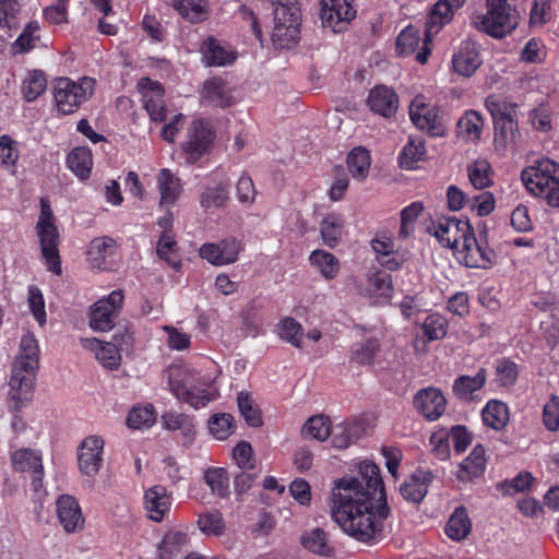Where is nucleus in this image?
I'll return each instance as SVG.
<instances>
[{
    "instance_id": "4c0bfd02",
    "label": "nucleus",
    "mask_w": 559,
    "mask_h": 559,
    "mask_svg": "<svg viewBox=\"0 0 559 559\" xmlns=\"http://www.w3.org/2000/svg\"><path fill=\"white\" fill-rule=\"evenodd\" d=\"M310 264L328 281L334 280L341 269L340 260L331 252L313 250L309 255Z\"/></svg>"
},
{
    "instance_id": "680f3d73",
    "label": "nucleus",
    "mask_w": 559,
    "mask_h": 559,
    "mask_svg": "<svg viewBox=\"0 0 559 559\" xmlns=\"http://www.w3.org/2000/svg\"><path fill=\"white\" fill-rule=\"evenodd\" d=\"M277 334L293 346H301L302 328L294 318L286 317L282 319L277 324Z\"/></svg>"
},
{
    "instance_id": "f03ea898",
    "label": "nucleus",
    "mask_w": 559,
    "mask_h": 559,
    "mask_svg": "<svg viewBox=\"0 0 559 559\" xmlns=\"http://www.w3.org/2000/svg\"><path fill=\"white\" fill-rule=\"evenodd\" d=\"M38 367V342L33 333L27 332L21 337L9 382V395L15 402V408L22 407L31 399Z\"/></svg>"
},
{
    "instance_id": "69168bd1",
    "label": "nucleus",
    "mask_w": 559,
    "mask_h": 559,
    "mask_svg": "<svg viewBox=\"0 0 559 559\" xmlns=\"http://www.w3.org/2000/svg\"><path fill=\"white\" fill-rule=\"evenodd\" d=\"M424 207L420 202H413L408 206L404 207L401 212V227H400V237L406 238L414 230V223L418 218L419 214L423 212Z\"/></svg>"
},
{
    "instance_id": "1a4fd4ad",
    "label": "nucleus",
    "mask_w": 559,
    "mask_h": 559,
    "mask_svg": "<svg viewBox=\"0 0 559 559\" xmlns=\"http://www.w3.org/2000/svg\"><path fill=\"white\" fill-rule=\"evenodd\" d=\"M465 0H438L432 7L426 23L425 39L420 50L416 55V60L425 64L430 56L428 43L432 36L437 35L440 29L450 23L454 13L463 7Z\"/></svg>"
},
{
    "instance_id": "ea45409f",
    "label": "nucleus",
    "mask_w": 559,
    "mask_h": 559,
    "mask_svg": "<svg viewBox=\"0 0 559 559\" xmlns=\"http://www.w3.org/2000/svg\"><path fill=\"white\" fill-rule=\"evenodd\" d=\"M425 141L415 135H409L408 141L399 155V163L402 168L413 169L415 165L426 156Z\"/></svg>"
},
{
    "instance_id": "13d9d810",
    "label": "nucleus",
    "mask_w": 559,
    "mask_h": 559,
    "mask_svg": "<svg viewBox=\"0 0 559 559\" xmlns=\"http://www.w3.org/2000/svg\"><path fill=\"white\" fill-rule=\"evenodd\" d=\"M421 329L428 342L441 340L447 335L448 320L440 313H431L426 317Z\"/></svg>"
},
{
    "instance_id": "bf43d9fd",
    "label": "nucleus",
    "mask_w": 559,
    "mask_h": 559,
    "mask_svg": "<svg viewBox=\"0 0 559 559\" xmlns=\"http://www.w3.org/2000/svg\"><path fill=\"white\" fill-rule=\"evenodd\" d=\"M156 420L154 407L151 404L133 407L128 417L127 425L132 429L150 428Z\"/></svg>"
},
{
    "instance_id": "aec40b11",
    "label": "nucleus",
    "mask_w": 559,
    "mask_h": 559,
    "mask_svg": "<svg viewBox=\"0 0 559 559\" xmlns=\"http://www.w3.org/2000/svg\"><path fill=\"white\" fill-rule=\"evenodd\" d=\"M452 69L461 76L469 78L483 64L478 45L472 39L463 40L452 56Z\"/></svg>"
},
{
    "instance_id": "a211bd4d",
    "label": "nucleus",
    "mask_w": 559,
    "mask_h": 559,
    "mask_svg": "<svg viewBox=\"0 0 559 559\" xmlns=\"http://www.w3.org/2000/svg\"><path fill=\"white\" fill-rule=\"evenodd\" d=\"M114 340L115 343H104L97 338L85 340V347L91 348L95 353V357L99 364L109 370H115L120 366L121 356L118 347L129 345L131 343L132 335L127 332L126 335L121 336V338L114 335Z\"/></svg>"
},
{
    "instance_id": "603ef678",
    "label": "nucleus",
    "mask_w": 559,
    "mask_h": 559,
    "mask_svg": "<svg viewBox=\"0 0 559 559\" xmlns=\"http://www.w3.org/2000/svg\"><path fill=\"white\" fill-rule=\"evenodd\" d=\"M485 106L490 112L493 123L512 119L516 116V106L498 95L488 96L485 100Z\"/></svg>"
},
{
    "instance_id": "7ed1b4c3",
    "label": "nucleus",
    "mask_w": 559,
    "mask_h": 559,
    "mask_svg": "<svg viewBox=\"0 0 559 559\" xmlns=\"http://www.w3.org/2000/svg\"><path fill=\"white\" fill-rule=\"evenodd\" d=\"M168 384L178 400L197 409L218 396L217 389L209 378L185 366H171L168 369Z\"/></svg>"
},
{
    "instance_id": "c03bdc74",
    "label": "nucleus",
    "mask_w": 559,
    "mask_h": 559,
    "mask_svg": "<svg viewBox=\"0 0 559 559\" xmlns=\"http://www.w3.org/2000/svg\"><path fill=\"white\" fill-rule=\"evenodd\" d=\"M484 424L495 430L503 429L509 421V408L500 401H489L481 411Z\"/></svg>"
},
{
    "instance_id": "8fccbe9b",
    "label": "nucleus",
    "mask_w": 559,
    "mask_h": 559,
    "mask_svg": "<svg viewBox=\"0 0 559 559\" xmlns=\"http://www.w3.org/2000/svg\"><path fill=\"white\" fill-rule=\"evenodd\" d=\"M484 121L479 112L468 110L457 122V129L461 136L467 141H477L481 135Z\"/></svg>"
},
{
    "instance_id": "a18cd8bd",
    "label": "nucleus",
    "mask_w": 559,
    "mask_h": 559,
    "mask_svg": "<svg viewBox=\"0 0 559 559\" xmlns=\"http://www.w3.org/2000/svg\"><path fill=\"white\" fill-rule=\"evenodd\" d=\"M67 165L80 179H87L93 166L92 152L83 146L73 148L67 157Z\"/></svg>"
},
{
    "instance_id": "f257e3e1",
    "label": "nucleus",
    "mask_w": 559,
    "mask_h": 559,
    "mask_svg": "<svg viewBox=\"0 0 559 559\" xmlns=\"http://www.w3.org/2000/svg\"><path fill=\"white\" fill-rule=\"evenodd\" d=\"M331 516L341 530L357 542L373 545L383 537L389 508L379 467L371 461L358 464L356 476L334 481Z\"/></svg>"
},
{
    "instance_id": "79ce46f5",
    "label": "nucleus",
    "mask_w": 559,
    "mask_h": 559,
    "mask_svg": "<svg viewBox=\"0 0 559 559\" xmlns=\"http://www.w3.org/2000/svg\"><path fill=\"white\" fill-rule=\"evenodd\" d=\"M347 166L353 178L362 181L370 170L371 157L367 148L362 146L354 147L347 155Z\"/></svg>"
},
{
    "instance_id": "774afa93",
    "label": "nucleus",
    "mask_w": 559,
    "mask_h": 559,
    "mask_svg": "<svg viewBox=\"0 0 559 559\" xmlns=\"http://www.w3.org/2000/svg\"><path fill=\"white\" fill-rule=\"evenodd\" d=\"M543 423L547 430H559V396L552 395L543 409Z\"/></svg>"
},
{
    "instance_id": "c85d7f7f",
    "label": "nucleus",
    "mask_w": 559,
    "mask_h": 559,
    "mask_svg": "<svg viewBox=\"0 0 559 559\" xmlns=\"http://www.w3.org/2000/svg\"><path fill=\"white\" fill-rule=\"evenodd\" d=\"M144 506L151 520L163 521L171 506V497L160 485L150 487L144 493Z\"/></svg>"
},
{
    "instance_id": "bb28decb",
    "label": "nucleus",
    "mask_w": 559,
    "mask_h": 559,
    "mask_svg": "<svg viewBox=\"0 0 559 559\" xmlns=\"http://www.w3.org/2000/svg\"><path fill=\"white\" fill-rule=\"evenodd\" d=\"M367 103L374 114L389 118L397 110L399 97L392 88L378 85L369 92Z\"/></svg>"
},
{
    "instance_id": "0eeeda50",
    "label": "nucleus",
    "mask_w": 559,
    "mask_h": 559,
    "mask_svg": "<svg viewBox=\"0 0 559 559\" xmlns=\"http://www.w3.org/2000/svg\"><path fill=\"white\" fill-rule=\"evenodd\" d=\"M487 12L477 15L473 24L486 34L502 38L518 26L519 14L508 2L503 0H487Z\"/></svg>"
},
{
    "instance_id": "6e6552de",
    "label": "nucleus",
    "mask_w": 559,
    "mask_h": 559,
    "mask_svg": "<svg viewBox=\"0 0 559 559\" xmlns=\"http://www.w3.org/2000/svg\"><path fill=\"white\" fill-rule=\"evenodd\" d=\"M95 80L88 76L73 81L59 78L53 84V98L59 112L70 115L75 112L94 93Z\"/></svg>"
},
{
    "instance_id": "864d4df0",
    "label": "nucleus",
    "mask_w": 559,
    "mask_h": 559,
    "mask_svg": "<svg viewBox=\"0 0 559 559\" xmlns=\"http://www.w3.org/2000/svg\"><path fill=\"white\" fill-rule=\"evenodd\" d=\"M21 4L17 0H0V28L17 29L21 23Z\"/></svg>"
},
{
    "instance_id": "58836bf2",
    "label": "nucleus",
    "mask_w": 559,
    "mask_h": 559,
    "mask_svg": "<svg viewBox=\"0 0 559 559\" xmlns=\"http://www.w3.org/2000/svg\"><path fill=\"white\" fill-rule=\"evenodd\" d=\"M345 221L342 215L330 213L320 223V235L323 243L330 248H334L340 242Z\"/></svg>"
},
{
    "instance_id": "2f4dec72",
    "label": "nucleus",
    "mask_w": 559,
    "mask_h": 559,
    "mask_svg": "<svg viewBox=\"0 0 559 559\" xmlns=\"http://www.w3.org/2000/svg\"><path fill=\"white\" fill-rule=\"evenodd\" d=\"M300 543L308 551L323 556L332 557L334 548L331 545L328 534L324 530L316 527L305 532L300 537Z\"/></svg>"
},
{
    "instance_id": "6e6d98bb",
    "label": "nucleus",
    "mask_w": 559,
    "mask_h": 559,
    "mask_svg": "<svg viewBox=\"0 0 559 559\" xmlns=\"http://www.w3.org/2000/svg\"><path fill=\"white\" fill-rule=\"evenodd\" d=\"M209 430L217 440H226L235 431V420L230 414L218 413L209 419Z\"/></svg>"
},
{
    "instance_id": "0e129e2a",
    "label": "nucleus",
    "mask_w": 559,
    "mask_h": 559,
    "mask_svg": "<svg viewBox=\"0 0 559 559\" xmlns=\"http://www.w3.org/2000/svg\"><path fill=\"white\" fill-rule=\"evenodd\" d=\"M198 527L203 534L219 536L225 531V521L218 511H209L199 515Z\"/></svg>"
},
{
    "instance_id": "5fc2aeb1",
    "label": "nucleus",
    "mask_w": 559,
    "mask_h": 559,
    "mask_svg": "<svg viewBox=\"0 0 559 559\" xmlns=\"http://www.w3.org/2000/svg\"><path fill=\"white\" fill-rule=\"evenodd\" d=\"M228 187L227 182L207 187L200 198L202 207L211 210L224 206L228 201Z\"/></svg>"
},
{
    "instance_id": "c9c22d12",
    "label": "nucleus",
    "mask_w": 559,
    "mask_h": 559,
    "mask_svg": "<svg viewBox=\"0 0 559 559\" xmlns=\"http://www.w3.org/2000/svg\"><path fill=\"white\" fill-rule=\"evenodd\" d=\"M460 466L459 477L462 480L480 477L486 468L485 448L481 444H476Z\"/></svg>"
},
{
    "instance_id": "412c9836",
    "label": "nucleus",
    "mask_w": 559,
    "mask_h": 559,
    "mask_svg": "<svg viewBox=\"0 0 559 559\" xmlns=\"http://www.w3.org/2000/svg\"><path fill=\"white\" fill-rule=\"evenodd\" d=\"M409 117L418 129L427 131L431 136H443L445 133L436 107L425 104L419 98L412 102Z\"/></svg>"
},
{
    "instance_id": "39448f33",
    "label": "nucleus",
    "mask_w": 559,
    "mask_h": 559,
    "mask_svg": "<svg viewBox=\"0 0 559 559\" xmlns=\"http://www.w3.org/2000/svg\"><path fill=\"white\" fill-rule=\"evenodd\" d=\"M301 12L297 0H277L274 8L272 41L275 48L284 49L299 39Z\"/></svg>"
},
{
    "instance_id": "4be33fe9",
    "label": "nucleus",
    "mask_w": 559,
    "mask_h": 559,
    "mask_svg": "<svg viewBox=\"0 0 559 559\" xmlns=\"http://www.w3.org/2000/svg\"><path fill=\"white\" fill-rule=\"evenodd\" d=\"M57 518L67 533H76L83 530L85 519L78 500L69 495H62L56 502Z\"/></svg>"
},
{
    "instance_id": "2eb2a0df",
    "label": "nucleus",
    "mask_w": 559,
    "mask_h": 559,
    "mask_svg": "<svg viewBox=\"0 0 559 559\" xmlns=\"http://www.w3.org/2000/svg\"><path fill=\"white\" fill-rule=\"evenodd\" d=\"M122 304L123 294L121 290H114L108 297L96 301L91 311V328L103 332L110 330L114 326L116 313L122 307Z\"/></svg>"
},
{
    "instance_id": "4d7b16f0",
    "label": "nucleus",
    "mask_w": 559,
    "mask_h": 559,
    "mask_svg": "<svg viewBox=\"0 0 559 559\" xmlns=\"http://www.w3.org/2000/svg\"><path fill=\"white\" fill-rule=\"evenodd\" d=\"M420 32L414 26L405 27L397 36L396 51L401 56H409L420 47Z\"/></svg>"
},
{
    "instance_id": "393cba45",
    "label": "nucleus",
    "mask_w": 559,
    "mask_h": 559,
    "mask_svg": "<svg viewBox=\"0 0 559 559\" xmlns=\"http://www.w3.org/2000/svg\"><path fill=\"white\" fill-rule=\"evenodd\" d=\"M159 192V205L169 209L176 204L182 193L180 178L168 168H162L156 176Z\"/></svg>"
},
{
    "instance_id": "473e14b6",
    "label": "nucleus",
    "mask_w": 559,
    "mask_h": 559,
    "mask_svg": "<svg viewBox=\"0 0 559 559\" xmlns=\"http://www.w3.org/2000/svg\"><path fill=\"white\" fill-rule=\"evenodd\" d=\"M487 372L485 368L478 369L475 376H460L453 383L454 395L463 401H471L475 392L486 383Z\"/></svg>"
},
{
    "instance_id": "4468645a",
    "label": "nucleus",
    "mask_w": 559,
    "mask_h": 559,
    "mask_svg": "<svg viewBox=\"0 0 559 559\" xmlns=\"http://www.w3.org/2000/svg\"><path fill=\"white\" fill-rule=\"evenodd\" d=\"M105 441L100 436L84 438L78 447V464L82 474L95 477L103 464Z\"/></svg>"
},
{
    "instance_id": "09e8293b",
    "label": "nucleus",
    "mask_w": 559,
    "mask_h": 559,
    "mask_svg": "<svg viewBox=\"0 0 559 559\" xmlns=\"http://www.w3.org/2000/svg\"><path fill=\"white\" fill-rule=\"evenodd\" d=\"M14 469L20 472H41L43 457L40 452L31 449H20L12 454Z\"/></svg>"
},
{
    "instance_id": "ddd939ff",
    "label": "nucleus",
    "mask_w": 559,
    "mask_h": 559,
    "mask_svg": "<svg viewBox=\"0 0 559 559\" xmlns=\"http://www.w3.org/2000/svg\"><path fill=\"white\" fill-rule=\"evenodd\" d=\"M242 243L234 237L218 242H205L199 249V255L214 266H225L238 261Z\"/></svg>"
},
{
    "instance_id": "f8f14e48",
    "label": "nucleus",
    "mask_w": 559,
    "mask_h": 559,
    "mask_svg": "<svg viewBox=\"0 0 559 559\" xmlns=\"http://www.w3.org/2000/svg\"><path fill=\"white\" fill-rule=\"evenodd\" d=\"M201 100L204 104L228 108L240 99L238 91L222 76H213L204 81L200 91Z\"/></svg>"
},
{
    "instance_id": "de8ad7c7",
    "label": "nucleus",
    "mask_w": 559,
    "mask_h": 559,
    "mask_svg": "<svg viewBox=\"0 0 559 559\" xmlns=\"http://www.w3.org/2000/svg\"><path fill=\"white\" fill-rule=\"evenodd\" d=\"M174 9L192 23H199L207 17V2L205 0H174Z\"/></svg>"
},
{
    "instance_id": "f3484780",
    "label": "nucleus",
    "mask_w": 559,
    "mask_h": 559,
    "mask_svg": "<svg viewBox=\"0 0 559 559\" xmlns=\"http://www.w3.org/2000/svg\"><path fill=\"white\" fill-rule=\"evenodd\" d=\"M438 241L453 251L473 229L467 221L456 217H441L432 226Z\"/></svg>"
},
{
    "instance_id": "37998d69",
    "label": "nucleus",
    "mask_w": 559,
    "mask_h": 559,
    "mask_svg": "<svg viewBox=\"0 0 559 559\" xmlns=\"http://www.w3.org/2000/svg\"><path fill=\"white\" fill-rule=\"evenodd\" d=\"M204 483L213 496L219 499L229 497V475L224 467H210L204 472Z\"/></svg>"
},
{
    "instance_id": "b1692460",
    "label": "nucleus",
    "mask_w": 559,
    "mask_h": 559,
    "mask_svg": "<svg viewBox=\"0 0 559 559\" xmlns=\"http://www.w3.org/2000/svg\"><path fill=\"white\" fill-rule=\"evenodd\" d=\"M414 404L427 419L436 420L444 413L447 401L439 389L426 388L415 395Z\"/></svg>"
},
{
    "instance_id": "a878e982",
    "label": "nucleus",
    "mask_w": 559,
    "mask_h": 559,
    "mask_svg": "<svg viewBox=\"0 0 559 559\" xmlns=\"http://www.w3.org/2000/svg\"><path fill=\"white\" fill-rule=\"evenodd\" d=\"M362 294L374 302H386L392 298V276L383 270L370 271L367 275V287Z\"/></svg>"
},
{
    "instance_id": "a19ab883",
    "label": "nucleus",
    "mask_w": 559,
    "mask_h": 559,
    "mask_svg": "<svg viewBox=\"0 0 559 559\" xmlns=\"http://www.w3.org/2000/svg\"><path fill=\"white\" fill-rule=\"evenodd\" d=\"M332 433V423L325 415H314L304 424L301 436L304 439L325 441Z\"/></svg>"
},
{
    "instance_id": "338daca9",
    "label": "nucleus",
    "mask_w": 559,
    "mask_h": 559,
    "mask_svg": "<svg viewBox=\"0 0 559 559\" xmlns=\"http://www.w3.org/2000/svg\"><path fill=\"white\" fill-rule=\"evenodd\" d=\"M237 404L241 416L251 427H260L262 418L257 408L253 407L252 401L248 393L240 392L237 397Z\"/></svg>"
},
{
    "instance_id": "5701e85b",
    "label": "nucleus",
    "mask_w": 559,
    "mask_h": 559,
    "mask_svg": "<svg viewBox=\"0 0 559 559\" xmlns=\"http://www.w3.org/2000/svg\"><path fill=\"white\" fill-rule=\"evenodd\" d=\"M117 251L116 241L107 236L94 238L87 248V261L93 269L107 271L112 267Z\"/></svg>"
},
{
    "instance_id": "e433bc0d",
    "label": "nucleus",
    "mask_w": 559,
    "mask_h": 559,
    "mask_svg": "<svg viewBox=\"0 0 559 559\" xmlns=\"http://www.w3.org/2000/svg\"><path fill=\"white\" fill-rule=\"evenodd\" d=\"M188 534L181 531L171 530L167 532L158 545L159 559H174L188 545Z\"/></svg>"
},
{
    "instance_id": "9d476101",
    "label": "nucleus",
    "mask_w": 559,
    "mask_h": 559,
    "mask_svg": "<svg viewBox=\"0 0 559 559\" xmlns=\"http://www.w3.org/2000/svg\"><path fill=\"white\" fill-rule=\"evenodd\" d=\"M455 259L467 267L488 269L491 266L495 252L486 242H479L472 229L453 251Z\"/></svg>"
},
{
    "instance_id": "052dcab7",
    "label": "nucleus",
    "mask_w": 559,
    "mask_h": 559,
    "mask_svg": "<svg viewBox=\"0 0 559 559\" xmlns=\"http://www.w3.org/2000/svg\"><path fill=\"white\" fill-rule=\"evenodd\" d=\"M491 174V166L486 159H477L468 166V178L476 189L490 186Z\"/></svg>"
},
{
    "instance_id": "e2e57ef3",
    "label": "nucleus",
    "mask_w": 559,
    "mask_h": 559,
    "mask_svg": "<svg viewBox=\"0 0 559 559\" xmlns=\"http://www.w3.org/2000/svg\"><path fill=\"white\" fill-rule=\"evenodd\" d=\"M177 242L171 231H163L157 243V254L173 267L180 266V260L176 255Z\"/></svg>"
},
{
    "instance_id": "3c124183",
    "label": "nucleus",
    "mask_w": 559,
    "mask_h": 559,
    "mask_svg": "<svg viewBox=\"0 0 559 559\" xmlns=\"http://www.w3.org/2000/svg\"><path fill=\"white\" fill-rule=\"evenodd\" d=\"M39 24L35 21L27 23L20 36L11 45V53H26L35 48L39 40Z\"/></svg>"
},
{
    "instance_id": "cd10ccee",
    "label": "nucleus",
    "mask_w": 559,
    "mask_h": 559,
    "mask_svg": "<svg viewBox=\"0 0 559 559\" xmlns=\"http://www.w3.org/2000/svg\"><path fill=\"white\" fill-rule=\"evenodd\" d=\"M433 479L430 471L416 469L400 488L401 495L407 501L418 503L428 492V487Z\"/></svg>"
},
{
    "instance_id": "423d86ee",
    "label": "nucleus",
    "mask_w": 559,
    "mask_h": 559,
    "mask_svg": "<svg viewBox=\"0 0 559 559\" xmlns=\"http://www.w3.org/2000/svg\"><path fill=\"white\" fill-rule=\"evenodd\" d=\"M35 229L39 237L41 255L47 270L60 275L59 233L49 200L46 198L40 199V214Z\"/></svg>"
},
{
    "instance_id": "c756f323",
    "label": "nucleus",
    "mask_w": 559,
    "mask_h": 559,
    "mask_svg": "<svg viewBox=\"0 0 559 559\" xmlns=\"http://www.w3.org/2000/svg\"><path fill=\"white\" fill-rule=\"evenodd\" d=\"M365 432L364 423L359 419H346L332 427V445L336 449H346Z\"/></svg>"
},
{
    "instance_id": "6ab92c4d",
    "label": "nucleus",
    "mask_w": 559,
    "mask_h": 559,
    "mask_svg": "<svg viewBox=\"0 0 559 559\" xmlns=\"http://www.w3.org/2000/svg\"><path fill=\"white\" fill-rule=\"evenodd\" d=\"M138 90L142 95L143 106L152 120L163 121L166 117L164 103V87L157 81L142 78L138 82Z\"/></svg>"
},
{
    "instance_id": "20e7f679",
    "label": "nucleus",
    "mask_w": 559,
    "mask_h": 559,
    "mask_svg": "<svg viewBox=\"0 0 559 559\" xmlns=\"http://www.w3.org/2000/svg\"><path fill=\"white\" fill-rule=\"evenodd\" d=\"M526 190L551 207H559V163L542 158L521 173Z\"/></svg>"
},
{
    "instance_id": "9b49d317",
    "label": "nucleus",
    "mask_w": 559,
    "mask_h": 559,
    "mask_svg": "<svg viewBox=\"0 0 559 559\" xmlns=\"http://www.w3.org/2000/svg\"><path fill=\"white\" fill-rule=\"evenodd\" d=\"M214 140V132L209 122L194 119L187 130V139L182 143V151L189 163L199 160L210 148Z\"/></svg>"
},
{
    "instance_id": "72a5a7b5",
    "label": "nucleus",
    "mask_w": 559,
    "mask_h": 559,
    "mask_svg": "<svg viewBox=\"0 0 559 559\" xmlns=\"http://www.w3.org/2000/svg\"><path fill=\"white\" fill-rule=\"evenodd\" d=\"M472 531V521L464 507H457L450 515L445 526V535L454 540L461 542L465 539Z\"/></svg>"
},
{
    "instance_id": "7c9ffc66",
    "label": "nucleus",
    "mask_w": 559,
    "mask_h": 559,
    "mask_svg": "<svg viewBox=\"0 0 559 559\" xmlns=\"http://www.w3.org/2000/svg\"><path fill=\"white\" fill-rule=\"evenodd\" d=\"M203 59L207 66L223 67L235 61L236 55L214 38H207L202 45Z\"/></svg>"
},
{
    "instance_id": "dca6fc26",
    "label": "nucleus",
    "mask_w": 559,
    "mask_h": 559,
    "mask_svg": "<svg viewBox=\"0 0 559 559\" xmlns=\"http://www.w3.org/2000/svg\"><path fill=\"white\" fill-rule=\"evenodd\" d=\"M320 19L323 27L342 32L355 17L356 11L349 0H320Z\"/></svg>"
},
{
    "instance_id": "f704fd0d",
    "label": "nucleus",
    "mask_w": 559,
    "mask_h": 559,
    "mask_svg": "<svg viewBox=\"0 0 559 559\" xmlns=\"http://www.w3.org/2000/svg\"><path fill=\"white\" fill-rule=\"evenodd\" d=\"M495 126V148L504 153L515 146L520 136L515 118L502 120Z\"/></svg>"
},
{
    "instance_id": "49530a36",
    "label": "nucleus",
    "mask_w": 559,
    "mask_h": 559,
    "mask_svg": "<svg viewBox=\"0 0 559 559\" xmlns=\"http://www.w3.org/2000/svg\"><path fill=\"white\" fill-rule=\"evenodd\" d=\"M47 87V79L41 70H31L22 81L21 92L28 103L36 100Z\"/></svg>"
}]
</instances>
